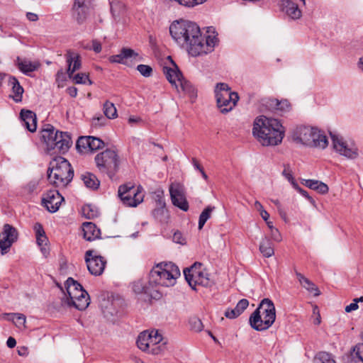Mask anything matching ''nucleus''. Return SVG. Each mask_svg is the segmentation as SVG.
I'll return each mask as SVG.
<instances>
[{"instance_id": "nucleus-58", "label": "nucleus", "mask_w": 363, "mask_h": 363, "mask_svg": "<svg viewBox=\"0 0 363 363\" xmlns=\"http://www.w3.org/2000/svg\"><path fill=\"white\" fill-rule=\"evenodd\" d=\"M313 314L315 315V317L313 320V323L316 325H318L321 322V318H320V315L318 311V308L316 306H314V308H313Z\"/></svg>"}, {"instance_id": "nucleus-61", "label": "nucleus", "mask_w": 363, "mask_h": 363, "mask_svg": "<svg viewBox=\"0 0 363 363\" xmlns=\"http://www.w3.org/2000/svg\"><path fill=\"white\" fill-rule=\"evenodd\" d=\"M19 356L26 357L28 354V349L27 347H18L17 350Z\"/></svg>"}, {"instance_id": "nucleus-41", "label": "nucleus", "mask_w": 363, "mask_h": 363, "mask_svg": "<svg viewBox=\"0 0 363 363\" xmlns=\"http://www.w3.org/2000/svg\"><path fill=\"white\" fill-rule=\"evenodd\" d=\"M83 216L87 219H93L99 216V211L96 208L90 204H86L82 209Z\"/></svg>"}, {"instance_id": "nucleus-29", "label": "nucleus", "mask_w": 363, "mask_h": 363, "mask_svg": "<svg viewBox=\"0 0 363 363\" xmlns=\"http://www.w3.org/2000/svg\"><path fill=\"white\" fill-rule=\"evenodd\" d=\"M202 264L200 262H195L190 267L185 268L184 269V274L185 277V279L188 282L189 285H191V283L194 279H196L195 275L199 274L202 272L201 269Z\"/></svg>"}, {"instance_id": "nucleus-64", "label": "nucleus", "mask_w": 363, "mask_h": 363, "mask_svg": "<svg viewBox=\"0 0 363 363\" xmlns=\"http://www.w3.org/2000/svg\"><path fill=\"white\" fill-rule=\"evenodd\" d=\"M16 345V340L12 337H9L6 341V345L9 348H13Z\"/></svg>"}, {"instance_id": "nucleus-37", "label": "nucleus", "mask_w": 363, "mask_h": 363, "mask_svg": "<svg viewBox=\"0 0 363 363\" xmlns=\"http://www.w3.org/2000/svg\"><path fill=\"white\" fill-rule=\"evenodd\" d=\"M103 111L106 118L108 119H114L118 116L117 109L115 105L109 101H106L104 104Z\"/></svg>"}, {"instance_id": "nucleus-54", "label": "nucleus", "mask_w": 363, "mask_h": 363, "mask_svg": "<svg viewBox=\"0 0 363 363\" xmlns=\"http://www.w3.org/2000/svg\"><path fill=\"white\" fill-rule=\"evenodd\" d=\"M291 105L288 100H281L279 101V106L277 108V111H280L281 112H286L290 110Z\"/></svg>"}, {"instance_id": "nucleus-53", "label": "nucleus", "mask_w": 363, "mask_h": 363, "mask_svg": "<svg viewBox=\"0 0 363 363\" xmlns=\"http://www.w3.org/2000/svg\"><path fill=\"white\" fill-rule=\"evenodd\" d=\"M249 306V301L248 300L245 299V298H242L241 300H240L238 301V303H237L235 308H236V311L240 313V314L241 315L243 311L247 308V306Z\"/></svg>"}, {"instance_id": "nucleus-31", "label": "nucleus", "mask_w": 363, "mask_h": 363, "mask_svg": "<svg viewBox=\"0 0 363 363\" xmlns=\"http://www.w3.org/2000/svg\"><path fill=\"white\" fill-rule=\"evenodd\" d=\"M16 65L18 69L24 74L34 72L38 67V64L27 60H21L19 57L16 59Z\"/></svg>"}, {"instance_id": "nucleus-44", "label": "nucleus", "mask_w": 363, "mask_h": 363, "mask_svg": "<svg viewBox=\"0 0 363 363\" xmlns=\"http://www.w3.org/2000/svg\"><path fill=\"white\" fill-rule=\"evenodd\" d=\"M71 79H73L75 84H86L88 83L89 85L92 84V82L89 79V76L85 73H77L75 75L72 74V77Z\"/></svg>"}, {"instance_id": "nucleus-12", "label": "nucleus", "mask_w": 363, "mask_h": 363, "mask_svg": "<svg viewBox=\"0 0 363 363\" xmlns=\"http://www.w3.org/2000/svg\"><path fill=\"white\" fill-rule=\"evenodd\" d=\"M169 194L174 206L184 211L189 209V203L185 196V188L179 182L172 183L169 186Z\"/></svg>"}, {"instance_id": "nucleus-6", "label": "nucleus", "mask_w": 363, "mask_h": 363, "mask_svg": "<svg viewBox=\"0 0 363 363\" xmlns=\"http://www.w3.org/2000/svg\"><path fill=\"white\" fill-rule=\"evenodd\" d=\"M65 286L67 293L62 298V304L73 306L79 311L86 309L90 303L89 296L82 286L71 277L67 279Z\"/></svg>"}, {"instance_id": "nucleus-56", "label": "nucleus", "mask_w": 363, "mask_h": 363, "mask_svg": "<svg viewBox=\"0 0 363 363\" xmlns=\"http://www.w3.org/2000/svg\"><path fill=\"white\" fill-rule=\"evenodd\" d=\"M354 351L356 357L363 362V343L357 345L354 347Z\"/></svg>"}, {"instance_id": "nucleus-9", "label": "nucleus", "mask_w": 363, "mask_h": 363, "mask_svg": "<svg viewBox=\"0 0 363 363\" xmlns=\"http://www.w3.org/2000/svg\"><path fill=\"white\" fill-rule=\"evenodd\" d=\"M162 335L157 330L143 331L137 339V345L143 351L152 354L162 353L165 349V343H161Z\"/></svg>"}, {"instance_id": "nucleus-60", "label": "nucleus", "mask_w": 363, "mask_h": 363, "mask_svg": "<svg viewBox=\"0 0 363 363\" xmlns=\"http://www.w3.org/2000/svg\"><path fill=\"white\" fill-rule=\"evenodd\" d=\"M358 308L357 301H354L353 303H351L350 305L345 307V311L347 313H350L351 311H355Z\"/></svg>"}, {"instance_id": "nucleus-36", "label": "nucleus", "mask_w": 363, "mask_h": 363, "mask_svg": "<svg viewBox=\"0 0 363 363\" xmlns=\"http://www.w3.org/2000/svg\"><path fill=\"white\" fill-rule=\"evenodd\" d=\"M34 230L35 231L37 244L39 246H46L48 240L42 225L36 223L34 226Z\"/></svg>"}, {"instance_id": "nucleus-32", "label": "nucleus", "mask_w": 363, "mask_h": 363, "mask_svg": "<svg viewBox=\"0 0 363 363\" xmlns=\"http://www.w3.org/2000/svg\"><path fill=\"white\" fill-rule=\"evenodd\" d=\"M82 179L84 185L91 189L96 190L99 187L100 181L98 178L92 173L85 172L82 174Z\"/></svg>"}, {"instance_id": "nucleus-49", "label": "nucleus", "mask_w": 363, "mask_h": 363, "mask_svg": "<svg viewBox=\"0 0 363 363\" xmlns=\"http://www.w3.org/2000/svg\"><path fill=\"white\" fill-rule=\"evenodd\" d=\"M189 325L191 329L195 332H200L203 330V323L201 320L196 317L190 318Z\"/></svg>"}, {"instance_id": "nucleus-5", "label": "nucleus", "mask_w": 363, "mask_h": 363, "mask_svg": "<svg viewBox=\"0 0 363 363\" xmlns=\"http://www.w3.org/2000/svg\"><path fill=\"white\" fill-rule=\"evenodd\" d=\"M73 176V169L65 158L57 157L50 162L48 179L54 186L65 187L72 181Z\"/></svg>"}, {"instance_id": "nucleus-4", "label": "nucleus", "mask_w": 363, "mask_h": 363, "mask_svg": "<svg viewBox=\"0 0 363 363\" xmlns=\"http://www.w3.org/2000/svg\"><path fill=\"white\" fill-rule=\"evenodd\" d=\"M276 319V309L269 298H264L257 309L251 314L249 322L251 327L257 331L269 328Z\"/></svg>"}, {"instance_id": "nucleus-35", "label": "nucleus", "mask_w": 363, "mask_h": 363, "mask_svg": "<svg viewBox=\"0 0 363 363\" xmlns=\"http://www.w3.org/2000/svg\"><path fill=\"white\" fill-rule=\"evenodd\" d=\"M196 279H194L191 283V285H189L193 289L196 290V286L197 285H200L202 286H209L211 284V281L208 277V273L202 271L199 274L195 275Z\"/></svg>"}, {"instance_id": "nucleus-39", "label": "nucleus", "mask_w": 363, "mask_h": 363, "mask_svg": "<svg viewBox=\"0 0 363 363\" xmlns=\"http://www.w3.org/2000/svg\"><path fill=\"white\" fill-rule=\"evenodd\" d=\"M4 317L7 318V320H12L14 324L21 328V326H24L26 323V316L21 313H4L3 315Z\"/></svg>"}, {"instance_id": "nucleus-25", "label": "nucleus", "mask_w": 363, "mask_h": 363, "mask_svg": "<svg viewBox=\"0 0 363 363\" xmlns=\"http://www.w3.org/2000/svg\"><path fill=\"white\" fill-rule=\"evenodd\" d=\"M239 100L238 94H233L230 98L224 99L217 103V106L222 113H227L230 112L237 104Z\"/></svg>"}, {"instance_id": "nucleus-43", "label": "nucleus", "mask_w": 363, "mask_h": 363, "mask_svg": "<svg viewBox=\"0 0 363 363\" xmlns=\"http://www.w3.org/2000/svg\"><path fill=\"white\" fill-rule=\"evenodd\" d=\"M89 151L94 152L102 148L104 146V143L99 138L94 136H89Z\"/></svg>"}, {"instance_id": "nucleus-7", "label": "nucleus", "mask_w": 363, "mask_h": 363, "mask_svg": "<svg viewBox=\"0 0 363 363\" xmlns=\"http://www.w3.org/2000/svg\"><path fill=\"white\" fill-rule=\"evenodd\" d=\"M179 276L180 271L175 264L171 262L160 263L150 271L149 282L154 289L157 286L169 287L175 284Z\"/></svg>"}, {"instance_id": "nucleus-23", "label": "nucleus", "mask_w": 363, "mask_h": 363, "mask_svg": "<svg viewBox=\"0 0 363 363\" xmlns=\"http://www.w3.org/2000/svg\"><path fill=\"white\" fill-rule=\"evenodd\" d=\"M84 238L88 241L94 240L99 238L101 235V230L96 225L91 222H86L83 223Z\"/></svg>"}, {"instance_id": "nucleus-38", "label": "nucleus", "mask_w": 363, "mask_h": 363, "mask_svg": "<svg viewBox=\"0 0 363 363\" xmlns=\"http://www.w3.org/2000/svg\"><path fill=\"white\" fill-rule=\"evenodd\" d=\"M182 91L189 94L190 97L194 98L196 96V92L193 85L184 77L178 82Z\"/></svg>"}, {"instance_id": "nucleus-20", "label": "nucleus", "mask_w": 363, "mask_h": 363, "mask_svg": "<svg viewBox=\"0 0 363 363\" xmlns=\"http://www.w3.org/2000/svg\"><path fill=\"white\" fill-rule=\"evenodd\" d=\"M280 7L291 19H298L301 16V11L298 5L289 0H282Z\"/></svg>"}, {"instance_id": "nucleus-48", "label": "nucleus", "mask_w": 363, "mask_h": 363, "mask_svg": "<svg viewBox=\"0 0 363 363\" xmlns=\"http://www.w3.org/2000/svg\"><path fill=\"white\" fill-rule=\"evenodd\" d=\"M279 100L277 99H267L263 100V105L266 106L267 109L272 111H277L279 106Z\"/></svg>"}, {"instance_id": "nucleus-21", "label": "nucleus", "mask_w": 363, "mask_h": 363, "mask_svg": "<svg viewBox=\"0 0 363 363\" xmlns=\"http://www.w3.org/2000/svg\"><path fill=\"white\" fill-rule=\"evenodd\" d=\"M20 114L23 125H25L30 132H35L37 128L35 113L31 111L23 109Z\"/></svg>"}, {"instance_id": "nucleus-15", "label": "nucleus", "mask_w": 363, "mask_h": 363, "mask_svg": "<svg viewBox=\"0 0 363 363\" xmlns=\"http://www.w3.org/2000/svg\"><path fill=\"white\" fill-rule=\"evenodd\" d=\"M333 141V148L340 155H343L350 159H354L357 157V149L354 146L350 147L343 138L337 135L330 133Z\"/></svg>"}, {"instance_id": "nucleus-63", "label": "nucleus", "mask_w": 363, "mask_h": 363, "mask_svg": "<svg viewBox=\"0 0 363 363\" xmlns=\"http://www.w3.org/2000/svg\"><path fill=\"white\" fill-rule=\"evenodd\" d=\"M67 93L72 97H76L77 95V89L74 86H70L67 89Z\"/></svg>"}, {"instance_id": "nucleus-62", "label": "nucleus", "mask_w": 363, "mask_h": 363, "mask_svg": "<svg viewBox=\"0 0 363 363\" xmlns=\"http://www.w3.org/2000/svg\"><path fill=\"white\" fill-rule=\"evenodd\" d=\"M92 48L95 52L99 53L101 51V45L99 41L93 40Z\"/></svg>"}, {"instance_id": "nucleus-17", "label": "nucleus", "mask_w": 363, "mask_h": 363, "mask_svg": "<svg viewBox=\"0 0 363 363\" xmlns=\"http://www.w3.org/2000/svg\"><path fill=\"white\" fill-rule=\"evenodd\" d=\"M172 62V67H164L163 68V72L166 76L167 79L171 83L172 85L175 86V88L179 91V85L178 83L183 78V75L182 72L179 71L177 65Z\"/></svg>"}, {"instance_id": "nucleus-51", "label": "nucleus", "mask_w": 363, "mask_h": 363, "mask_svg": "<svg viewBox=\"0 0 363 363\" xmlns=\"http://www.w3.org/2000/svg\"><path fill=\"white\" fill-rule=\"evenodd\" d=\"M137 70L145 77H150L152 73V67L146 65H138Z\"/></svg>"}, {"instance_id": "nucleus-42", "label": "nucleus", "mask_w": 363, "mask_h": 363, "mask_svg": "<svg viewBox=\"0 0 363 363\" xmlns=\"http://www.w3.org/2000/svg\"><path fill=\"white\" fill-rule=\"evenodd\" d=\"M89 136L80 137L76 143V147L80 152H86L89 151Z\"/></svg>"}, {"instance_id": "nucleus-26", "label": "nucleus", "mask_w": 363, "mask_h": 363, "mask_svg": "<svg viewBox=\"0 0 363 363\" xmlns=\"http://www.w3.org/2000/svg\"><path fill=\"white\" fill-rule=\"evenodd\" d=\"M133 290L135 294H145L150 296H153L152 293L157 291L156 289H154L153 286L150 284L149 281L146 283L143 280L134 281L133 283Z\"/></svg>"}, {"instance_id": "nucleus-11", "label": "nucleus", "mask_w": 363, "mask_h": 363, "mask_svg": "<svg viewBox=\"0 0 363 363\" xmlns=\"http://www.w3.org/2000/svg\"><path fill=\"white\" fill-rule=\"evenodd\" d=\"M118 194L123 203L128 206L135 207L143 201V193L131 183L121 185Z\"/></svg>"}, {"instance_id": "nucleus-1", "label": "nucleus", "mask_w": 363, "mask_h": 363, "mask_svg": "<svg viewBox=\"0 0 363 363\" xmlns=\"http://www.w3.org/2000/svg\"><path fill=\"white\" fill-rule=\"evenodd\" d=\"M169 32L172 38L182 46H186L189 53L194 57L211 52L216 43L214 36L208 35L204 39L199 26L186 20L173 22L169 27Z\"/></svg>"}, {"instance_id": "nucleus-30", "label": "nucleus", "mask_w": 363, "mask_h": 363, "mask_svg": "<svg viewBox=\"0 0 363 363\" xmlns=\"http://www.w3.org/2000/svg\"><path fill=\"white\" fill-rule=\"evenodd\" d=\"M303 184L311 189L315 190L320 194H325L328 192L329 188L325 183L314 179H305Z\"/></svg>"}, {"instance_id": "nucleus-28", "label": "nucleus", "mask_w": 363, "mask_h": 363, "mask_svg": "<svg viewBox=\"0 0 363 363\" xmlns=\"http://www.w3.org/2000/svg\"><path fill=\"white\" fill-rule=\"evenodd\" d=\"M295 274L300 284L305 288L308 292L313 293L314 296H318L320 294L319 289L308 278L295 269Z\"/></svg>"}, {"instance_id": "nucleus-22", "label": "nucleus", "mask_w": 363, "mask_h": 363, "mask_svg": "<svg viewBox=\"0 0 363 363\" xmlns=\"http://www.w3.org/2000/svg\"><path fill=\"white\" fill-rule=\"evenodd\" d=\"M215 96L216 98V102L223 100L224 99L230 98L233 96V94H237L236 92L231 91L230 87L226 83H217L215 87Z\"/></svg>"}, {"instance_id": "nucleus-14", "label": "nucleus", "mask_w": 363, "mask_h": 363, "mask_svg": "<svg viewBox=\"0 0 363 363\" xmlns=\"http://www.w3.org/2000/svg\"><path fill=\"white\" fill-rule=\"evenodd\" d=\"M93 250H88L85 253V262L90 274L100 276L104 271L106 260L101 256L94 255Z\"/></svg>"}, {"instance_id": "nucleus-34", "label": "nucleus", "mask_w": 363, "mask_h": 363, "mask_svg": "<svg viewBox=\"0 0 363 363\" xmlns=\"http://www.w3.org/2000/svg\"><path fill=\"white\" fill-rule=\"evenodd\" d=\"M160 205L159 207L153 210L152 216L160 223H166L169 218L168 211L165 208L164 203H160Z\"/></svg>"}, {"instance_id": "nucleus-19", "label": "nucleus", "mask_w": 363, "mask_h": 363, "mask_svg": "<svg viewBox=\"0 0 363 363\" xmlns=\"http://www.w3.org/2000/svg\"><path fill=\"white\" fill-rule=\"evenodd\" d=\"M9 86L11 88V94L9 96L16 103L21 102L23 99L24 89L20 84L16 77L10 76L9 78Z\"/></svg>"}, {"instance_id": "nucleus-16", "label": "nucleus", "mask_w": 363, "mask_h": 363, "mask_svg": "<svg viewBox=\"0 0 363 363\" xmlns=\"http://www.w3.org/2000/svg\"><path fill=\"white\" fill-rule=\"evenodd\" d=\"M64 198L56 190L48 191L43 196L42 203L47 210L50 213L58 211Z\"/></svg>"}, {"instance_id": "nucleus-40", "label": "nucleus", "mask_w": 363, "mask_h": 363, "mask_svg": "<svg viewBox=\"0 0 363 363\" xmlns=\"http://www.w3.org/2000/svg\"><path fill=\"white\" fill-rule=\"evenodd\" d=\"M215 209L214 206H208L206 208L203 209V211L201 212V213L199 216V229L201 230L205 225L206 222L211 218V213Z\"/></svg>"}, {"instance_id": "nucleus-52", "label": "nucleus", "mask_w": 363, "mask_h": 363, "mask_svg": "<svg viewBox=\"0 0 363 363\" xmlns=\"http://www.w3.org/2000/svg\"><path fill=\"white\" fill-rule=\"evenodd\" d=\"M294 188L298 192L300 193L303 196H304L305 198H306L308 201L312 203V204H315V201L314 199L309 196L308 193L303 189L302 188H301L298 184H294Z\"/></svg>"}, {"instance_id": "nucleus-3", "label": "nucleus", "mask_w": 363, "mask_h": 363, "mask_svg": "<svg viewBox=\"0 0 363 363\" xmlns=\"http://www.w3.org/2000/svg\"><path fill=\"white\" fill-rule=\"evenodd\" d=\"M40 137L46 145L49 154L65 153L70 147L72 141L66 132L56 130L50 124H45L40 131Z\"/></svg>"}, {"instance_id": "nucleus-2", "label": "nucleus", "mask_w": 363, "mask_h": 363, "mask_svg": "<svg viewBox=\"0 0 363 363\" xmlns=\"http://www.w3.org/2000/svg\"><path fill=\"white\" fill-rule=\"evenodd\" d=\"M252 134L263 146H275L281 143L285 128L278 119L260 116L254 121Z\"/></svg>"}, {"instance_id": "nucleus-13", "label": "nucleus", "mask_w": 363, "mask_h": 363, "mask_svg": "<svg viewBox=\"0 0 363 363\" xmlns=\"http://www.w3.org/2000/svg\"><path fill=\"white\" fill-rule=\"evenodd\" d=\"M0 238V250L2 255L6 254L18 238V230L10 224H4Z\"/></svg>"}, {"instance_id": "nucleus-55", "label": "nucleus", "mask_w": 363, "mask_h": 363, "mask_svg": "<svg viewBox=\"0 0 363 363\" xmlns=\"http://www.w3.org/2000/svg\"><path fill=\"white\" fill-rule=\"evenodd\" d=\"M240 313L236 311V308L235 307L233 309L228 308L225 312V316L230 319H233L240 315Z\"/></svg>"}, {"instance_id": "nucleus-27", "label": "nucleus", "mask_w": 363, "mask_h": 363, "mask_svg": "<svg viewBox=\"0 0 363 363\" xmlns=\"http://www.w3.org/2000/svg\"><path fill=\"white\" fill-rule=\"evenodd\" d=\"M138 55V53L130 48H123L118 55L111 56L110 60L112 62L126 64L127 60L136 57Z\"/></svg>"}, {"instance_id": "nucleus-47", "label": "nucleus", "mask_w": 363, "mask_h": 363, "mask_svg": "<svg viewBox=\"0 0 363 363\" xmlns=\"http://www.w3.org/2000/svg\"><path fill=\"white\" fill-rule=\"evenodd\" d=\"M282 175L291 183L292 186L294 187V184H297L293 177V172L291 169L289 164L284 165V170L282 172Z\"/></svg>"}, {"instance_id": "nucleus-33", "label": "nucleus", "mask_w": 363, "mask_h": 363, "mask_svg": "<svg viewBox=\"0 0 363 363\" xmlns=\"http://www.w3.org/2000/svg\"><path fill=\"white\" fill-rule=\"evenodd\" d=\"M259 250L264 257H271L274 254L273 244L267 237L260 242Z\"/></svg>"}, {"instance_id": "nucleus-57", "label": "nucleus", "mask_w": 363, "mask_h": 363, "mask_svg": "<svg viewBox=\"0 0 363 363\" xmlns=\"http://www.w3.org/2000/svg\"><path fill=\"white\" fill-rule=\"evenodd\" d=\"M173 241L179 244H184V238H183L182 233L179 231L175 232L173 235Z\"/></svg>"}, {"instance_id": "nucleus-18", "label": "nucleus", "mask_w": 363, "mask_h": 363, "mask_svg": "<svg viewBox=\"0 0 363 363\" xmlns=\"http://www.w3.org/2000/svg\"><path fill=\"white\" fill-rule=\"evenodd\" d=\"M66 57L68 64L67 72L69 77L72 78L74 72L81 67L80 56L74 52L68 50L66 54Z\"/></svg>"}, {"instance_id": "nucleus-46", "label": "nucleus", "mask_w": 363, "mask_h": 363, "mask_svg": "<svg viewBox=\"0 0 363 363\" xmlns=\"http://www.w3.org/2000/svg\"><path fill=\"white\" fill-rule=\"evenodd\" d=\"M315 361L317 363H336L331 354L327 352H320L317 355Z\"/></svg>"}, {"instance_id": "nucleus-8", "label": "nucleus", "mask_w": 363, "mask_h": 363, "mask_svg": "<svg viewBox=\"0 0 363 363\" xmlns=\"http://www.w3.org/2000/svg\"><path fill=\"white\" fill-rule=\"evenodd\" d=\"M95 162L99 171L106 174L111 179H113L119 170L120 160L116 152L111 149L97 154Z\"/></svg>"}, {"instance_id": "nucleus-50", "label": "nucleus", "mask_w": 363, "mask_h": 363, "mask_svg": "<svg viewBox=\"0 0 363 363\" xmlns=\"http://www.w3.org/2000/svg\"><path fill=\"white\" fill-rule=\"evenodd\" d=\"M107 119L106 116L104 117L102 115L96 116L92 118L91 125L95 128L104 126L106 124Z\"/></svg>"}, {"instance_id": "nucleus-24", "label": "nucleus", "mask_w": 363, "mask_h": 363, "mask_svg": "<svg viewBox=\"0 0 363 363\" xmlns=\"http://www.w3.org/2000/svg\"><path fill=\"white\" fill-rule=\"evenodd\" d=\"M89 14V6H72V16L73 19L79 25L84 23Z\"/></svg>"}, {"instance_id": "nucleus-45", "label": "nucleus", "mask_w": 363, "mask_h": 363, "mask_svg": "<svg viewBox=\"0 0 363 363\" xmlns=\"http://www.w3.org/2000/svg\"><path fill=\"white\" fill-rule=\"evenodd\" d=\"M177 3H178L179 5L188 7V8H192L197 5L202 4L207 0H174Z\"/></svg>"}, {"instance_id": "nucleus-10", "label": "nucleus", "mask_w": 363, "mask_h": 363, "mask_svg": "<svg viewBox=\"0 0 363 363\" xmlns=\"http://www.w3.org/2000/svg\"><path fill=\"white\" fill-rule=\"evenodd\" d=\"M296 140L309 146L325 149L328 144L327 137L320 130L312 127H301L298 129Z\"/></svg>"}, {"instance_id": "nucleus-59", "label": "nucleus", "mask_w": 363, "mask_h": 363, "mask_svg": "<svg viewBox=\"0 0 363 363\" xmlns=\"http://www.w3.org/2000/svg\"><path fill=\"white\" fill-rule=\"evenodd\" d=\"M271 236L272 238L277 242H280L281 240V234L277 228L272 229V230L271 231Z\"/></svg>"}]
</instances>
